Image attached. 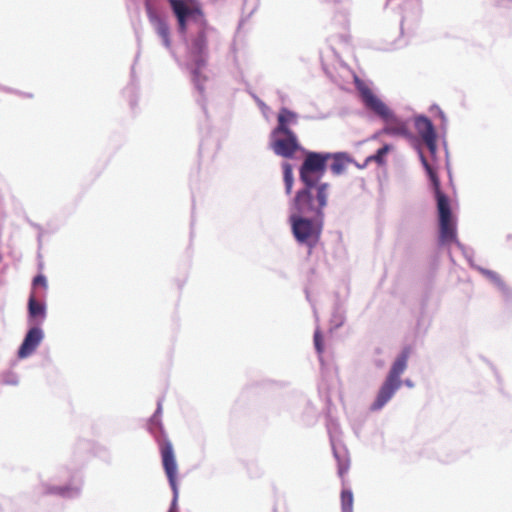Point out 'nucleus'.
<instances>
[{
    "mask_svg": "<svg viewBox=\"0 0 512 512\" xmlns=\"http://www.w3.org/2000/svg\"><path fill=\"white\" fill-rule=\"evenodd\" d=\"M354 83L363 104L384 121L383 134L401 137L409 135L407 122L397 117L390 107L382 102L362 79L355 77Z\"/></svg>",
    "mask_w": 512,
    "mask_h": 512,
    "instance_id": "obj_1",
    "label": "nucleus"
},
{
    "mask_svg": "<svg viewBox=\"0 0 512 512\" xmlns=\"http://www.w3.org/2000/svg\"><path fill=\"white\" fill-rule=\"evenodd\" d=\"M330 184L314 183L312 188L304 185L293 199V208L300 214L324 217V208L328 205Z\"/></svg>",
    "mask_w": 512,
    "mask_h": 512,
    "instance_id": "obj_2",
    "label": "nucleus"
},
{
    "mask_svg": "<svg viewBox=\"0 0 512 512\" xmlns=\"http://www.w3.org/2000/svg\"><path fill=\"white\" fill-rule=\"evenodd\" d=\"M306 214L295 213L290 215V224L294 238L310 249L314 248L320 239L323 228V217H306Z\"/></svg>",
    "mask_w": 512,
    "mask_h": 512,
    "instance_id": "obj_3",
    "label": "nucleus"
},
{
    "mask_svg": "<svg viewBox=\"0 0 512 512\" xmlns=\"http://www.w3.org/2000/svg\"><path fill=\"white\" fill-rule=\"evenodd\" d=\"M176 17L178 30L185 33L188 23L192 21L202 27L206 26L205 13L198 0H167Z\"/></svg>",
    "mask_w": 512,
    "mask_h": 512,
    "instance_id": "obj_4",
    "label": "nucleus"
},
{
    "mask_svg": "<svg viewBox=\"0 0 512 512\" xmlns=\"http://www.w3.org/2000/svg\"><path fill=\"white\" fill-rule=\"evenodd\" d=\"M304 151V162L299 169L300 180L308 189L314 183H321L320 179L325 175L329 162V152Z\"/></svg>",
    "mask_w": 512,
    "mask_h": 512,
    "instance_id": "obj_5",
    "label": "nucleus"
},
{
    "mask_svg": "<svg viewBox=\"0 0 512 512\" xmlns=\"http://www.w3.org/2000/svg\"><path fill=\"white\" fill-rule=\"evenodd\" d=\"M437 211L439 217V241L446 245L458 243L456 222L452 215L448 198L441 197L439 199Z\"/></svg>",
    "mask_w": 512,
    "mask_h": 512,
    "instance_id": "obj_6",
    "label": "nucleus"
},
{
    "mask_svg": "<svg viewBox=\"0 0 512 512\" xmlns=\"http://www.w3.org/2000/svg\"><path fill=\"white\" fill-rule=\"evenodd\" d=\"M157 443L162 456V467L170 486L177 493V459L172 442L164 435L157 437Z\"/></svg>",
    "mask_w": 512,
    "mask_h": 512,
    "instance_id": "obj_7",
    "label": "nucleus"
},
{
    "mask_svg": "<svg viewBox=\"0 0 512 512\" xmlns=\"http://www.w3.org/2000/svg\"><path fill=\"white\" fill-rule=\"evenodd\" d=\"M271 147L273 151L285 159H292L295 153L302 150L300 142L293 131L276 134L271 133Z\"/></svg>",
    "mask_w": 512,
    "mask_h": 512,
    "instance_id": "obj_8",
    "label": "nucleus"
},
{
    "mask_svg": "<svg viewBox=\"0 0 512 512\" xmlns=\"http://www.w3.org/2000/svg\"><path fill=\"white\" fill-rule=\"evenodd\" d=\"M415 126L418 135L422 138V140L425 142V145L429 149V151L432 154H435L437 150V144H436V133L433 128V123L431 120H429L426 117H418L415 120Z\"/></svg>",
    "mask_w": 512,
    "mask_h": 512,
    "instance_id": "obj_9",
    "label": "nucleus"
},
{
    "mask_svg": "<svg viewBox=\"0 0 512 512\" xmlns=\"http://www.w3.org/2000/svg\"><path fill=\"white\" fill-rule=\"evenodd\" d=\"M400 387L401 386L399 384L386 377L372 403L371 410L377 411L383 408L386 403L391 400L395 392L400 389Z\"/></svg>",
    "mask_w": 512,
    "mask_h": 512,
    "instance_id": "obj_10",
    "label": "nucleus"
},
{
    "mask_svg": "<svg viewBox=\"0 0 512 512\" xmlns=\"http://www.w3.org/2000/svg\"><path fill=\"white\" fill-rule=\"evenodd\" d=\"M42 339H43L42 330L38 327L31 328L27 332V334L19 348L18 357L26 358V357L30 356L36 350V348L38 347V345L40 344Z\"/></svg>",
    "mask_w": 512,
    "mask_h": 512,
    "instance_id": "obj_11",
    "label": "nucleus"
},
{
    "mask_svg": "<svg viewBox=\"0 0 512 512\" xmlns=\"http://www.w3.org/2000/svg\"><path fill=\"white\" fill-rule=\"evenodd\" d=\"M410 353L411 349L409 347L404 348L400 355L397 357V359L391 365L389 374L387 376L390 380L394 381L400 386L402 384L401 375L407 367V361L409 359Z\"/></svg>",
    "mask_w": 512,
    "mask_h": 512,
    "instance_id": "obj_12",
    "label": "nucleus"
},
{
    "mask_svg": "<svg viewBox=\"0 0 512 512\" xmlns=\"http://www.w3.org/2000/svg\"><path fill=\"white\" fill-rule=\"evenodd\" d=\"M329 161L330 169L333 175H341L346 169L347 165L351 162L350 157L345 152L330 153Z\"/></svg>",
    "mask_w": 512,
    "mask_h": 512,
    "instance_id": "obj_13",
    "label": "nucleus"
},
{
    "mask_svg": "<svg viewBox=\"0 0 512 512\" xmlns=\"http://www.w3.org/2000/svg\"><path fill=\"white\" fill-rule=\"evenodd\" d=\"M297 120V115L288 108H281L279 114L277 116V125L273 131H276V134L282 132L291 131L289 128L290 123H294Z\"/></svg>",
    "mask_w": 512,
    "mask_h": 512,
    "instance_id": "obj_14",
    "label": "nucleus"
},
{
    "mask_svg": "<svg viewBox=\"0 0 512 512\" xmlns=\"http://www.w3.org/2000/svg\"><path fill=\"white\" fill-rule=\"evenodd\" d=\"M420 160L432 181V186H433V190H434V194H435V198H436V204L439 205V199L441 197H444V198H448V197L446 194H444L441 191L440 181L436 175V172L432 168V166L429 164V162L427 161V159L424 157V155L422 153H420Z\"/></svg>",
    "mask_w": 512,
    "mask_h": 512,
    "instance_id": "obj_15",
    "label": "nucleus"
},
{
    "mask_svg": "<svg viewBox=\"0 0 512 512\" xmlns=\"http://www.w3.org/2000/svg\"><path fill=\"white\" fill-rule=\"evenodd\" d=\"M154 25L158 36L162 38V43L165 47H171V39H170V28L165 20H162L159 17H156L154 20Z\"/></svg>",
    "mask_w": 512,
    "mask_h": 512,
    "instance_id": "obj_16",
    "label": "nucleus"
},
{
    "mask_svg": "<svg viewBox=\"0 0 512 512\" xmlns=\"http://www.w3.org/2000/svg\"><path fill=\"white\" fill-rule=\"evenodd\" d=\"M28 311L31 317H44L45 307L40 302H37L35 296L32 294L29 298Z\"/></svg>",
    "mask_w": 512,
    "mask_h": 512,
    "instance_id": "obj_17",
    "label": "nucleus"
},
{
    "mask_svg": "<svg viewBox=\"0 0 512 512\" xmlns=\"http://www.w3.org/2000/svg\"><path fill=\"white\" fill-rule=\"evenodd\" d=\"M282 169H283V180L285 183L286 193L288 195H290L291 189L293 186V182H294L292 166L290 163L285 162L282 164Z\"/></svg>",
    "mask_w": 512,
    "mask_h": 512,
    "instance_id": "obj_18",
    "label": "nucleus"
},
{
    "mask_svg": "<svg viewBox=\"0 0 512 512\" xmlns=\"http://www.w3.org/2000/svg\"><path fill=\"white\" fill-rule=\"evenodd\" d=\"M353 494L351 490L343 489L341 492L342 512H353Z\"/></svg>",
    "mask_w": 512,
    "mask_h": 512,
    "instance_id": "obj_19",
    "label": "nucleus"
},
{
    "mask_svg": "<svg viewBox=\"0 0 512 512\" xmlns=\"http://www.w3.org/2000/svg\"><path fill=\"white\" fill-rule=\"evenodd\" d=\"M390 149H391L390 145H384L383 147L378 149L374 155L369 156L367 161H374L378 164H383L384 157Z\"/></svg>",
    "mask_w": 512,
    "mask_h": 512,
    "instance_id": "obj_20",
    "label": "nucleus"
},
{
    "mask_svg": "<svg viewBox=\"0 0 512 512\" xmlns=\"http://www.w3.org/2000/svg\"><path fill=\"white\" fill-rule=\"evenodd\" d=\"M349 469V462L347 459L338 458V475L341 479H344L346 472Z\"/></svg>",
    "mask_w": 512,
    "mask_h": 512,
    "instance_id": "obj_21",
    "label": "nucleus"
},
{
    "mask_svg": "<svg viewBox=\"0 0 512 512\" xmlns=\"http://www.w3.org/2000/svg\"><path fill=\"white\" fill-rule=\"evenodd\" d=\"M322 335L319 330H317L314 334V343L318 353L323 351V343H322Z\"/></svg>",
    "mask_w": 512,
    "mask_h": 512,
    "instance_id": "obj_22",
    "label": "nucleus"
},
{
    "mask_svg": "<svg viewBox=\"0 0 512 512\" xmlns=\"http://www.w3.org/2000/svg\"><path fill=\"white\" fill-rule=\"evenodd\" d=\"M33 286L36 287V286H41L43 288H47V281H46V278L44 275H37L34 279H33Z\"/></svg>",
    "mask_w": 512,
    "mask_h": 512,
    "instance_id": "obj_23",
    "label": "nucleus"
},
{
    "mask_svg": "<svg viewBox=\"0 0 512 512\" xmlns=\"http://www.w3.org/2000/svg\"><path fill=\"white\" fill-rule=\"evenodd\" d=\"M68 491L67 488H53L51 490L52 493H57V494H60V495H66V492Z\"/></svg>",
    "mask_w": 512,
    "mask_h": 512,
    "instance_id": "obj_24",
    "label": "nucleus"
},
{
    "mask_svg": "<svg viewBox=\"0 0 512 512\" xmlns=\"http://www.w3.org/2000/svg\"><path fill=\"white\" fill-rule=\"evenodd\" d=\"M438 115H439V117H440L442 120H445V115H444L443 111H442V110H440L439 108H438Z\"/></svg>",
    "mask_w": 512,
    "mask_h": 512,
    "instance_id": "obj_25",
    "label": "nucleus"
},
{
    "mask_svg": "<svg viewBox=\"0 0 512 512\" xmlns=\"http://www.w3.org/2000/svg\"><path fill=\"white\" fill-rule=\"evenodd\" d=\"M328 3H340L342 0H326Z\"/></svg>",
    "mask_w": 512,
    "mask_h": 512,
    "instance_id": "obj_26",
    "label": "nucleus"
},
{
    "mask_svg": "<svg viewBox=\"0 0 512 512\" xmlns=\"http://www.w3.org/2000/svg\"><path fill=\"white\" fill-rule=\"evenodd\" d=\"M204 44H205V40H204V39H201V40L199 41V46H200V47H202Z\"/></svg>",
    "mask_w": 512,
    "mask_h": 512,
    "instance_id": "obj_27",
    "label": "nucleus"
}]
</instances>
